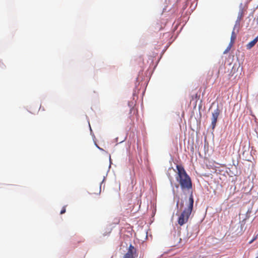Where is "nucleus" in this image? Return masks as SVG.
<instances>
[{
    "instance_id": "1",
    "label": "nucleus",
    "mask_w": 258,
    "mask_h": 258,
    "mask_svg": "<svg viewBox=\"0 0 258 258\" xmlns=\"http://www.w3.org/2000/svg\"><path fill=\"white\" fill-rule=\"evenodd\" d=\"M177 175L176 179L180 185L182 190H190L192 189V182L190 177L186 173L184 168L177 165Z\"/></svg>"
},
{
    "instance_id": "2",
    "label": "nucleus",
    "mask_w": 258,
    "mask_h": 258,
    "mask_svg": "<svg viewBox=\"0 0 258 258\" xmlns=\"http://www.w3.org/2000/svg\"><path fill=\"white\" fill-rule=\"evenodd\" d=\"M194 202V197L192 192L191 191L188 203H186V207L184 209L178 217V223L179 225L182 226L187 222L193 209Z\"/></svg>"
},
{
    "instance_id": "3",
    "label": "nucleus",
    "mask_w": 258,
    "mask_h": 258,
    "mask_svg": "<svg viewBox=\"0 0 258 258\" xmlns=\"http://www.w3.org/2000/svg\"><path fill=\"white\" fill-rule=\"evenodd\" d=\"M220 111L218 108H217L212 113V125L213 128H214L217 123L218 117L220 114Z\"/></svg>"
},
{
    "instance_id": "4",
    "label": "nucleus",
    "mask_w": 258,
    "mask_h": 258,
    "mask_svg": "<svg viewBox=\"0 0 258 258\" xmlns=\"http://www.w3.org/2000/svg\"><path fill=\"white\" fill-rule=\"evenodd\" d=\"M136 252V249L131 244L128 247L127 252L125 254L123 258H135L134 254Z\"/></svg>"
},
{
    "instance_id": "5",
    "label": "nucleus",
    "mask_w": 258,
    "mask_h": 258,
    "mask_svg": "<svg viewBox=\"0 0 258 258\" xmlns=\"http://www.w3.org/2000/svg\"><path fill=\"white\" fill-rule=\"evenodd\" d=\"M258 41V36H257L256 38H255L253 40L249 42L246 45V48L248 49H249L251 48Z\"/></svg>"
},
{
    "instance_id": "6",
    "label": "nucleus",
    "mask_w": 258,
    "mask_h": 258,
    "mask_svg": "<svg viewBox=\"0 0 258 258\" xmlns=\"http://www.w3.org/2000/svg\"><path fill=\"white\" fill-rule=\"evenodd\" d=\"M236 38V35L234 32V30H233L231 34L230 43L233 44Z\"/></svg>"
},
{
    "instance_id": "7",
    "label": "nucleus",
    "mask_w": 258,
    "mask_h": 258,
    "mask_svg": "<svg viewBox=\"0 0 258 258\" xmlns=\"http://www.w3.org/2000/svg\"><path fill=\"white\" fill-rule=\"evenodd\" d=\"M96 191H94L93 189L91 190V194H100L101 192V185L99 184L96 186Z\"/></svg>"
},
{
    "instance_id": "8",
    "label": "nucleus",
    "mask_w": 258,
    "mask_h": 258,
    "mask_svg": "<svg viewBox=\"0 0 258 258\" xmlns=\"http://www.w3.org/2000/svg\"><path fill=\"white\" fill-rule=\"evenodd\" d=\"M233 45V44H231V43H229L228 47L225 49V50L224 51V53L226 54V53H227L230 50V49L232 47Z\"/></svg>"
},
{
    "instance_id": "9",
    "label": "nucleus",
    "mask_w": 258,
    "mask_h": 258,
    "mask_svg": "<svg viewBox=\"0 0 258 258\" xmlns=\"http://www.w3.org/2000/svg\"><path fill=\"white\" fill-rule=\"evenodd\" d=\"M66 206H64L62 208V209H61V210L60 211V214H64L66 212Z\"/></svg>"
},
{
    "instance_id": "10",
    "label": "nucleus",
    "mask_w": 258,
    "mask_h": 258,
    "mask_svg": "<svg viewBox=\"0 0 258 258\" xmlns=\"http://www.w3.org/2000/svg\"><path fill=\"white\" fill-rule=\"evenodd\" d=\"M256 238V237H255V238H254L253 239H252L251 240H250L249 242V244H251L252 243Z\"/></svg>"
},
{
    "instance_id": "11",
    "label": "nucleus",
    "mask_w": 258,
    "mask_h": 258,
    "mask_svg": "<svg viewBox=\"0 0 258 258\" xmlns=\"http://www.w3.org/2000/svg\"><path fill=\"white\" fill-rule=\"evenodd\" d=\"M134 110V108L133 107V108H131V109H130V111H131V112H132V111L133 110Z\"/></svg>"
},
{
    "instance_id": "12",
    "label": "nucleus",
    "mask_w": 258,
    "mask_h": 258,
    "mask_svg": "<svg viewBox=\"0 0 258 258\" xmlns=\"http://www.w3.org/2000/svg\"><path fill=\"white\" fill-rule=\"evenodd\" d=\"M242 16V13H241V15H240V18H239L240 19L241 18Z\"/></svg>"
},
{
    "instance_id": "13",
    "label": "nucleus",
    "mask_w": 258,
    "mask_h": 258,
    "mask_svg": "<svg viewBox=\"0 0 258 258\" xmlns=\"http://www.w3.org/2000/svg\"><path fill=\"white\" fill-rule=\"evenodd\" d=\"M176 205H177V206H178V202L177 203Z\"/></svg>"
}]
</instances>
